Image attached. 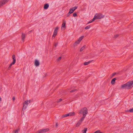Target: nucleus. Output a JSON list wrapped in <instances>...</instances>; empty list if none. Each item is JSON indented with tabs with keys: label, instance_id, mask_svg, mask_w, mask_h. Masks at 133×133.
Returning <instances> with one entry per match:
<instances>
[{
	"label": "nucleus",
	"instance_id": "2eb2a0df",
	"mask_svg": "<svg viewBox=\"0 0 133 133\" xmlns=\"http://www.w3.org/2000/svg\"><path fill=\"white\" fill-rule=\"evenodd\" d=\"M116 79V78H114L112 79L111 81V83L112 84H114L115 83V81Z\"/></svg>",
	"mask_w": 133,
	"mask_h": 133
},
{
	"label": "nucleus",
	"instance_id": "5701e85b",
	"mask_svg": "<svg viewBox=\"0 0 133 133\" xmlns=\"http://www.w3.org/2000/svg\"><path fill=\"white\" fill-rule=\"evenodd\" d=\"M90 28V25L88 26H87L85 28V29H89Z\"/></svg>",
	"mask_w": 133,
	"mask_h": 133
},
{
	"label": "nucleus",
	"instance_id": "cd10ccee",
	"mask_svg": "<svg viewBox=\"0 0 133 133\" xmlns=\"http://www.w3.org/2000/svg\"><path fill=\"white\" fill-rule=\"evenodd\" d=\"M77 15L76 13H74L73 14V16L74 17H76L77 16Z\"/></svg>",
	"mask_w": 133,
	"mask_h": 133
},
{
	"label": "nucleus",
	"instance_id": "9d476101",
	"mask_svg": "<svg viewBox=\"0 0 133 133\" xmlns=\"http://www.w3.org/2000/svg\"><path fill=\"white\" fill-rule=\"evenodd\" d=\"M12 59H13V61L12 62V64H15L16 62V59L15 56V55H14L12 56Z\"/></svg>",
	"mask_w": 133,
	"mask_h": 133
},
{
	"label": "nucleus",
	"instance_id": "6e6552de",
	"mask_svg": "<svg viewBox=\"0 0 133 133\" xmlns=\"http://www.w3.org/2000/svg\"><path fill=\"white\" fill-rule=\"evenodd\" d=\"M9 0H2L0 2V7L5 4Z\"/></svg>",
	"mask_w": 133,
	"mask_h": 133
},
{
	"label": "nucleus",
	"instance_id": "0eeeda50",
	"mask_svg": "<svg viewBox=\"0 0 133 133\" xmlns=\"http://www.w3.org/2000/svg\"><path fill=\"white\" fill-rule=\"evenodd\" d=\"M49 130V129L48 128L46 129H42L39 130L37 132L38 133H43L46 132Z\"/></svg>",
	"mask_w": 133,
	"mask_h": 133
},
{
	"label": "nucleus",
	"instance_id": "20e7f679",
	"mask_svg": "<svg viewBox=\"0 0 133 133\" xmlns=\"http://www.w3.org/2000/svg\"><path fill=\"white\" fill-rule=\"evenodd\" d=\"M103 17V16L101 14H96L92 19V21H94L96 19L101 18Z\"/></svg>",
	"mask_w": 133,
	"mask_h": 133
},
{
	"label": "nucleus",
	"instance_id": "a878e982",
	"mask_svg": "<svg viewBox=\"0 0 133 133\" xmlns=\"http://www.w3.org/2000/svg\"><path fill=\"white\" fill-rule=\"evenodd\" d=\"M62 99L61 98L59 100L57 101V103H59L61 102L62 101Z\"/></svg>",
	"mask_w": 133,
	"mask_h": 133
},
{
	"label": "nucleus",
	"instance_id": "423d86ee",
	"mask_svg": "<svg viewBox=\"0 0 133 133\" xmlns=\"http://www.w3.org/2000/svg\"><path fill=\"white\" fill-rule=\"evenodd\" d=\"M58 29L59 28L58 27H56L55 28L53 33V35L52 36L53 38V37L54 38L57 35Z\"/></svg>",
	"mask_w": 133,
	"mask_h": 133
},
{
	"label": "nucleus",
	"instance_id": "58836bf2",
	"mask_svg": "<svg viewBox=\"0 0 133 133\" xmlns=\"http://www.w3.org/2000/svg\"><path fill=\"white\" fill-rule=\"evenodd\" d=\"M31 31H29V32H28L29 34H30V32H31Z\"/></svg>",
	"mask_w": 133,
	"mask_h": 133
},
{
	"label": "nucleus",
	"instance_id": "f8f14e48",
	"mask_svg": "<svg viewBox=\"0 0 133 133\" xmlns=\"http://www.w3.org/2000/svg\"><path fill=\"white\" fill-rule=\"evenodd\" d=\"M25 35L24 34H22V40L23 42L24 41V39L25 38Z\"/></svg>",
	"mask_w": 133,
	"mask_h": 133
},
{
	"label": "nucleus",
	"instance_id": "e433bc0d",
	"mask_svg": "<svg viewBox=\"0 0 133 133\" xmlns=\"http://www.w3.org/2000/svg\"><path fill=\"white\" fill-rule=\"evenodd\" d=\"M15 99V98L14 97L12 98V100L13 101H14Z\"/></svg>",
	"mask_w": 133,
	"mask_h": 133
},
{
	"label": "nucleus",
	"instance_id": "4468645a",
	"mask_svg": "<svg viewBox=\"0 0 133 133\" xmlns=\"http://www.w3.org/2000/svg\"><path fill=\"white\" fill-rule=\"evenodd\" d=\"M35 65L36 66H38L39 65V63L38 60H36L35 62Z\"/></svg>",
	"mask_w": 133,
	"mask_h": 133
},
{
	"label": "nucleus",
	"instance_id": "6ab92c4d",
	"mask_svg": "<svg viewBox=\"0 0 133 133\" xmlns=\"http://www.w3.org/2000/svg\"><path fill=\"white\" fill-rule=\"evenodd\" d=\"M85 46L84 45L83 47H82L80 49V51H83L84 50L85 48Z\"/></svg>",
	"mask_w": 133,
	"mask_h": 133
},
{
	"label": "nucleus",
	"instance_id": "a211bd4d",
	"mask_svg": "<svg viewBox=\"0 0 133 133\" xmlns=\"http://www.w3.org/2000/svg\"><path fill=\"white\" fill-rule=\"evenodd\" d=\"M77 6H75L73 8H70L72 10H73V11H74L75 10L77 9Z\"/></svg>",
	"mask_w": 133,
	"mask_h": 133
},
{
	"label": "nucleus",
	"instance_id": "7c9ffc66",
	"mask_svg": "<svg viewBox=\"0 0 133 133\" xmlns=\"http://www.w3.org/2000/svg\"><path fill=\"white\" fill-rule=\"evenodd\" d=\"M70 14H71L69 13V12H68V13L66 15V17H69L70 15Z\"/></svg>",
	"mask_w": 133,
	"mask_h": 133
},
{
	"label": "nucleus",
	"instance_id": "c9c22d12",
	"mask_svg": "<svg viewBox=\"0 0 133 133\" xmlns=\"http://www.w3.org/2000/svg\"><path fill=\"white\" fill-rule=\"evenodd\" d=\"M116 73H115V72L114 73H113L112 74V76H115V75H116Z\"/></svg>",
	"mask_w": 133,
	"mask_h": 133
},
{
	"label": "nucleus",
	"instance_id": "412c9836",
	"mask_svg": "<svg viewBox=\"0 0 133 133\" xmlns=\"http://www.w3.org/2000/svg\"><path fill=\"white\" fill-rule=\"evenodd\" d=\"M91 62V61H89L88 62H85L84 63V64L85 65H88Z\"/></svg>",
	"mask_w": 133,
	"mask_h": 133
},
{
	"label": "nucleus",
	"instance_id": "c85d7f7f",
	"mask_svg": "<svg viewBox=\"0 0 133 133\" xmlns=\"http://www.w3.org/2000/svg\"><path fill=\"white\" fill-rule=\"evenodd\" d=\"M76 91H77V90L76 89H74V90H71L70 91V92H75Z\"/></svg>",
	"mask_w": 133,
	"mask_h": 133
},
{
	"label": "nucleus",
	"instance_id": "2f4dec72",
	"mask_svg": "<svg viewBox=\"0 0 133 133\" xmlns=\"http://www.w3.org/2000/svg\"><path fill=\"white\" fill-rule=\"evenodd\" d=\"M93 21H92V19L91 21H89L88 22V24H89V23H90L92 22Z\"/></svg>",
	"mask_w": 133,
	"mask_h": 133
},
{
	"label": "nucleus",
	"instance_id": "aec40b11",
	"mask_svg": "<svg viewBox=\"0 0 133 133\" xmlns=\"http://www.w3.org/2000/svg\"><path fill=\"white\" fill-rule=\"evenodd\" d=\"M87 128H85L84 130H82V131L83 133H86L87 131Z\"/></svg>",
	"mask_w": 133,
	"mask_h": 133
},
{
	"label": "nucleus",
	"instance_id": "c756f323",
	"mask_svg": "<svg viewBox=\"0 0 133 133\" xmlns=\"http://www.w3.org/2000/svg\"><path fill=\"white\" fill-rule=\"evenodd\" d=\"M129 111L130 112H133V108H132V109H130L129 110Z\"/></svg>",
	"mask_w": 133,
	"mask_h": 133
},
{
	"label": "nucleus",
	"instance_id": "39448f33",
	"mask_svg": "<svg viewBox=\"0 0 133 133\" xmlns=\"http://www.w3.org/2000/svg\"><path fill=\"white\" fill-rule=\"evenodd\" d=\"M75 113L74 112H71L69 113L68 114H66L62 116V117H65L68 116H71L74 115Z\"/></svg>",
	"mask_w": 133,
	"mask_h": 133
},
{
	"label": "nucleus",
	"instance_id": "ddd939ff",
	"mask_svg": "<svg viewBox=\"0 0 133 133\" xmlns=\"http://www.w3.org/2000/svg\"><path fill=\"white\" fill-rule=\"evenodd\" d=\"M80 43V42L79 41H78V40H77L75 42V43L73 45L74 46H76L78 44Z\"/></svg>",
	"mask_w": 133,
	"mask_h": 133
},
{
	"label": "nucleus",
	"instance_id": "f704fd0d",
	"mask_svg": "<svg viewBox=\"0 0 133 133\" xmlns=\"http://www.w3.org/2000/svg\"><path fill=\"white\" fill-rule=\"evenodd\" d=\"M61 57H59V58H58V61H60V60H61Z\"/></svg>",
	"mask_w": 133,
	"mask_h": 133
},
{
	"label": "nucleus",
	"instance_id": "b1692460",
	"mask_svg": "<svg viewBox=\"0 0 133 133\" xmlns=\"http://www.w3.org/2000/svg\"><path fill=\"white\" fill-rule=\"evenodd\" d=\"M74 11H73L71 9H70L69 11V13L72 14V13Z\"/></svg>",
	"mask_w": 133,
	"mask_h": 133
},
{
	"label": "nucleus",
	"instance_id": "9b49d317",
	"mask_svg": "<svg viewBox=\"0 0 133 133\" xmlns=\"http://www.w3.org/2000/svg\"><path fill=\"white\" fill-rule=\"evenodd\" d=\"M65 21L64 20H63V23H62V28H65Z\"/></svg>",
	"mask_w": 133,
	"mask_h": 133
},
{
	"label": "nucleus",
	"instance_id": "393cba45",
	"mask_svg": "<svg viewBox=\"0 0 133 133\" xmlns=\"http://www.w3.org/2000/svg\"><path fill=\"white\" fill-rule=\"evenodd\" d=\"M95 132V133H102V132H100V131L99 130H98L96 131Z\"/></svg>",
	"mask_w": 133,
	"mask_h": 133
},
{
	"label": "nucleus",
	"instance_id": "7ed1b4c3",
	"mask_svg": "<svg viewBox=\"0 0 133 133\" xmlns=\"http://www.w3.org/2000/svg\"><path fill=\"white\" fill-rule=\"evenodd\" d=\"M31 102L30 100H27L23 103L22 110H25L26 108L29 104Z\"/></svg>",
	"mask_w": 133,
	"mask_h": 133
},
{
	"label": "nucleus",
	"instance_id": "dca6fc26",
	"mask_svg": "<svg viewBox=\"0 0 133 133\" xmlns=\"http://www.w3.org/2000/svg\"><path fill=\"white\" fill-rule=\"evenodd\" d=\"M49 6V5L48 4H46L44 5V9H47Z\"/></svg>",
	"mask_w": 133,
	"mask_h": 133
},
{
	"label": "nucleus",
	"instance_id": "4be33fe9",
	"mask_svg": "<svg viewBox=\"0 0 133 133\" xmlns=\"http://www.w3.org/2000/svg\"><path fill=\"white\" fill-rule=\"evenodd\" d=\"M12 64V62L10 64L9 68L8 69H10L11 68V66L12 65L14 64Z\"/></svg>",
	"mask_w": 133,
	"mask_h": 133
},
{
	"label": "nucleus",
	"instance_id": "1a4fd4ad",
	"mask_svg": "<svg viewBox=\"0 0 133 133\" xmlns=\"http://www.w3.org/2000/svg\"><path fill=\"white\" fill-rule=\"evenodd\" d=\"M84 119H82V118H81L76 124V127H78L81 124L83 121L84 120Z\"/></svg>",
	"mask_w": 133,
	"mask_h": 133
},
{
	"label": "nucleus",
	"instance_id": "f3484780",
	"mask_svg": "<svg viewBox=\"0 0 133 133\" xmlns=\"http://www.w3.org/2000/svg\"><path fill=\"white\" fill-rule=\"evenodd\" d=\"M83 37L84 36H82L79 37V38L77 40L80 42L81 41H82V39L83 38Z\"/></svg>",
	"mask_w": 133,
	"mask_h": 133
},
{
	"label": "nucleus",
	"instance_id": "f257e3e1",
	"mask_svg": "<svg viewBox=\"0 0 133 133\" xmlns=\"http://www.w3.org/2000/svg\"><path fill=\"white\" fill-rule=\"evenodd\" d=\"M133 87V81L129 82L121 85V88L123 89H130Z\"/></svg>",
	"mask_w": 133,
	"mask_h": 133
},
{
	"label": "nucleus",
	"instance_id": "473e14b6",
	"mask_svg": "<svg viewBox=\"0 0 133 133\" xmlns=\"http://www.w3.org/2000/svg\"><path fill=\"white\" fill-rule=\"evenodd\" d=\"M58 43H55L54 44V46L55 47H56Z\"/></svg>",
	"mask_w": 133,
	"mask_h": 133
},
{
	"label": "nucleus",
	"instance_id": "4c0bfd02",
	"mask_svg": "<svg viewBox=\"0 0 133 133\" xmlns=\"http://www.w3.org/2000/svg\"><path fill=\"white\" fill-rule=\"evenodd\" d=\"M56 127H57L58 126V125L57 123H56Z\"/></svg>",
	"mask_w": 133,
	"mask_h": 133
},
{
	"label": "nucleus",
	"instance_id": "72a5a7b5",
	"mask_svg": "<svg viewBox=\"0 0 133 133\" xmlns=\"http://www.w3.org/2000/svg\"><path fill=\"white\" fill-rule=\"evenodd\" d=\"M118 35H115V36H114V37L115 38H116L117 37H118Z\"/></svg>",
	"mask_w": 133,
	"mask_h": 133
},
{
	"label": "nucleus",
	"instance_id": "bb28decb",
	"mask_svg": "<svg viewBox=\"0 0 133 133\" xmlns=\"http://www.w3.org/2000/svg\"><path fill=\"white\" fill-rule=\"evenodd\" d=\"M19 129H17L14 132V133H18L19 131Z\"/></svg>",
	"mask_w": 133,
	"mask_h": 133
},
{
	"label": "nucleus",
	"instance_id": "f03ea898",
	"mask_svg": "<svg viewBox=\"0 0 133 133\" xmlns=\"http://www.w3.org/2000/svg\"><path fill=\"white\" fill-rule=\"evenodd\" d=\"M79 113L80 114L83 115L82 119H84L87 115L88 114V109L84 107L79 110Z\"/></svg>",
	"mask_w": 133,
	"mask_h": 133
}]
</instances>
